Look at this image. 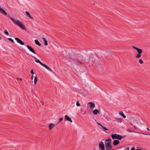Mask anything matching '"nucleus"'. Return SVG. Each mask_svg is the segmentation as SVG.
<instances>
[{
    "label": "nucleus",
    "mask_w": 150,
    "mask_h": 150,
    "mask_svg": "<svg viewBox=\"0 0 150 150\" xmlns=\"http://www.w3.org/2000/svg\"><path fill=\"white\" fill-rule=\"evenodd\" d=\"M42 39L44 41L45 44V46H47L48 45L47 41L46 40V39L44 38H42Z\"/></svg>",
    "instance_id": "obj_18"
},
{
    "label": "nucleus",
    "mask_w": 150,
    "mask_h": 150,
    "mask_svg": "<svg viewBox=\"0 0 150 150\" xmlns=\"http://www.w3.org/2000/svg\"><path fill=\"white\" fill-rule=\"evenodd\" d=\"M143 134L144 135H150V134Z\"/></svg>",
    "instance_id": "obj_37"
},
{
    "label": "nucleus",
    "mask_w": 150,
    "mask_h": 150,
    "mask_svg": "<svg viewBox=\"0 0 150 150\" xmlns=\"http://www.w3.org/2000/svg\"><path fill=\"white\" fill-rule=\"evenodd\" d=\"M32 57L35 59V61L37 63H40V64H41L42 66V65L43 63H42L41 62H40L39 60L38 59L36 58L35 57L32 56Z\"/></svg>",
    "instance_id": "obj_12"
},
{
    "label": "nucleus",
    "mask_w": 150,
    "mask_h": 150,
    "mask_svg": "<svg viewBox=\"0 0 150 150\" xmlns=\"http://www.w3.org/2000/svg\"><path fill=\"white\" fill-rule=\"evenodd\" d=\"M133 126L135 128V129H137V127H136L134 125Z\"/></svg>",
    "instance_id": "obj_40"
},
{
    "label": "nucleus",
    "mask_w": 150,
    "mask_h": 150,
    "mask_svg": "<svg viewBox=\"0 0 150 150\" xmlns=\"http://www.w3.org/2000/svg\"><path fill=\"white\" fill-rule=\"evenodd\" d=\"M132 132H133V133H139V134L140 133V132H137L134 131H132Z\"/></svg>",
    "instance_id": "obj_31"
},
{
    "label": "nucleus",
    "mask_w": 150,
    "mask_h": 150,
    "mask_svg": "<svg viewBox=\"0 0 150 150\" xmlns=\"http://www.w3.org/2000/svg\"><path fill=\"white\" fill-rule=\"evenodd\" d=\"M4 33H5L7 35H9V33L7 31V30L6 29L5 30V31H4Z\"/></svg>",
    "instance_id": "obj_25"
},
{
    "label": "nucleus",
    "mask_w": 150,
    "mask_h": 150,
    "mask_svg": "<svg viewBox=\"0 0 150 150\" xmlns=\"http://www.w3.org/2000/svg\"><path fill=\"white\" fill-rule=\"evenodd\" d=\"M136 150H141V149H137Z\"/></svg>",
    "instance_id": "obj_46"
},
{
    "label": "nucleus",
    "mask_w": 150,
    "mask_h": 150,
    "mask_svg": "<svg viewBox=\"0 0 150 150\" xmlns=\"http://www.w3.org/2000/svg\"><path fill=\"white\" fill-rule=\"evenodd\" d=\"M40 103L42 104V105H43L44 104V102H43V101H40Z\"/></svg>",
    "instance_id": "obj_32"
},
{
    "label": "nucleus",
    "mask_w": 150,
    "mask_h": 150,
    "mask_svg": "<svg viewBox=\"0 0 150 150\" xmlns=\"http://www.w3.org/2000/svg\"><path fill=\"white\" fill-rule=\"evenodd\" d=\"M81 111L82 112H84L83 114H84L86 113V111L85 109H81Z\"/></svg>",
    "instance_id": "obj_24"
},
{
    "label": "nucleus",
    "mask_w": 150,
    "mask_h": 150,
    "mask_svg": "<svg viewBox=\"0 0 150 150\" xmlns=\"http://www.w3.org/2000/svg\"><path fill=\"white\" fill-rule=\"evenodd\" d=\"M26 46L27 47V48L29 50L32 52V53H34V54H36V53L34 50L30 46L28 45H27Z\"/></svg>",
    "instance_id": "obj_7"
},
{
    "label": "nucleus",
    "mask_w": 150,
    "mask_h": 150,
    "mask_svg": "<svg viewBox=\"0 0 150 150\" xmlns=\"http://www.w3.org/2000/svg\"><path fill=\"white\" fill-rule=\"evenodd\" d=\"M97 123L98 125L100 126L103 129H104L105 130H108V129H107V128L106 127H105L102 126L100 124V123Z\"/></svg>",
    "instance_id": "obj_20"
},
{
    "label": "nucleus",
    "mask_w": 150,
    "mask_h": 150,
    "mask_svg": "<svg viewBox=\"0 0 150 150\" xmlns=\"http://www.w3.org/2000/svg\"><path fill=\"white\" fill-rule=\"evenodd\" d=\"M77 63H79V64H81V63L80 62H79V61H77Z\"/></svg>",
    "instance_id": "obj_41"
},
{
    "label": "nucleus",
    "mask_w": 150,
    "mask_h": 150,
    "mask_svg": "<svg viewBox=\"0 0 150 150\" xmlns=\"http://www.w3.org/2000/svg\"><path fill=\"white\" fill-rule=\"evenodd\" d=\"M28 17L30 18H31L33 20V17H32L30 15L29 16H28Z\"/></svg>",
    "instance_id": "obj_30"
},
{
    "label": "nucleus",
    "mask_w": 150,
    "mask_h": 150,
    "mask_svg": "<svg viewBox=\"0 0 150 150\" xmlns=\"http://www.w3.org/2000/svg\"><path fill=\"white\" fill-rule=\"evenodd\" d=\"M42 66L45 67V68H46L48 70L50 71L51 72L52 71V70L50 67H48L45 64H43Z\"/></svg>",
    "instance_id": "obj_15"
},
{
    "label": "nucleus",
    "mask_w": 150,
    "mask_h": 150,
    "mask_svg": "<svg viewBox=\"0 0 150 150\" xmlns=\"http://www.w3.org/2000/svg\"><path fill=\"white\" fill-rule=\"evenodd\" d=\"M139 62L141 64H142L144 63L142 60L141 59H140L139 60Z\"/></svg>",
    "instance_id": "obj_23"
},
{
    "label": "nucleus",
    "mask_w": 150,
    "mask_h": 150,
    "mask_svg": "<svg viewBox=\"0 0 150 150\" xmlns=\"http://www.w3.org/2000/svg\"><path fill=\"white\" fill-rule=\"evenodd\" d=\"M59 121H62L63 120V118H61L59 119ZM60 122V121H59L57 124H58Z\"/></svg>",
    "instance_id": "obj_33"
},
{
    "label": "nucleus",
    "mask_w": 150,
    "mask_h": 150,
    "mask_svg": "<svg viewBox=\"0 0 150 150\" xmlns=\"http://www.w3.org/2000/svg\"><path fill=\"white\" fill-rule=\"evenodd\" d=\"M111 139H108L106 140V142L105 143L106 148L108 150H110L111 148Z\"/></svg>",
    "instance_id": "obj_3"
},
{
    "label": "nucleus",
    "mask_w": 150,
    "mask_h": 150,
    "mask_svg": "<svg viewBox=\"0 0 150 150\" xmlns=\"http://www.w3.org/2000/svg\"><path fill=\"white\" fill-rule=\"evenodd\" d=\"M115 121L118 123H121L122 122V119L121 118H118L116 117L115 118Z\"/></svg>",
    "instance_id": "obj_10"
},
{
    "label": "nucleus",
    "mask_w": 150,
    "mask_h": 150,
    "mask_svg": "<svg viewBox=\"0 0 150 150\" xmlns=\"http://www.w3.org/2000/svg\"><path fill=\"white\" fill-rule=\"evenodd\" d=\"M33 78H34V76H31V80H33Z\"/></svg>",
    "instance_id": "obj_35"
},
{
    "label": "nucleus",
    "mask_w": 150,
    "mask_h": 150,
    "mask_svg": "<svg viewBox=\"0 0 150 150\" xmlns=\"http://www.w3.org/2000/svg\"><path fill=\"white\" fill-rule=\"evenodd\" d=\"M19 79L20 80L22 81V78H21L20 79Z\"/></svg>",
    "instance_id": "obj_45"
},
{
    "label": "nucleus",
    "mask_w": 150,
    "mask_h": 150,
    "mask_svg": "<svg viewBox=\"0 0 150 150\" xmlns=\"http://www.w3.org/2000/svg\"><path fill=\"white\" fill-rule=\"evenodd\" d=\"M146 129H147V130H149V131H150V129H149L148 128H147H147H146Z\"/></svg>",
    "instance_id": "obj_43"
},
{
    "label": "nucleus",
    "mask_w": 150,
    "mask_h": 150,
    "mask_svg": "<svg viewBox=\"0 0 150 150\" xmlns=\"http://www.w3.org/2000/svg\"><path fill=\"white\" fill-rule=\"evenodd\" d=\"M38 81V79H37V76H35V77L34 78V82L35 84H36L37 83V82Z\"/></svg>",
    "instance_id": "obj_22"
},
{
    "label": "nucleus",
    "mask_w": 150,
    "mask_h": 150,
    "mask_svg": "<svg viewBox=\"0 0 150 150\" xmlns=\"http://www.w3.org/2000/svg\"><path fill=\"white\" fill-rule=\"evenodd\" d=\"M8 39L10 41H11L12 42L14 43V42L13 41V39H12L11 38H8Z\"/></svg>",
    "instance_id": "obj_27"
},
{
    "label": "nucleus",
    "mask_w": 150,
    "mask_h": 150,
    "mask_svg": "<svg viewBox=\"0 0 150 150\" xmlns=\"http://www.w3.org/2000/svg\"><path fill=\"white\" fill-rule=\"evenodd\" d=\"M125 137V136H122L117 134H113V140L117 139L120 140Z\"/></svg>",
    "instance_id": "obj_4"
},
{
    "label": "nucleus",
    "mask_w": 150,
    "mask_h": 150,
    "mask_svg": "<svg viewBox=\"0 0 150 150\" xmlns=\"http://www.w3.org/2000/svg\"><path fill=\"white\" fill-rule=\"evenodd\" d=\"M93 58V56H91L90 57V59H91L92 61H93V60L92 59V58Z\"/></svg>",
    "instance_id": "obj_34"
},
{
    "label": "nucleus",
    "mask_w": 150,
    "mask_h": 150,
    "mask_svg": "<svg viewBox=\"0 0 150 150\" xmlns=\"http://www.w3.org/2000/svg\"><path fill=\"white\" fill-rule=\"evenodd\" d=\"M30 73L32 75H33L34 74V73L33 72V69H31V70L30 71Z\"/></svg>",
    "instance_id": "obj_29"
},
{
    "label": "nucleus",
    "mask_w": 150,
    "mask_h": 150,
    "mask_svg": "<svg viewBox=\"0 0 150 150\" xmlns=\"http://www.w3.org/2000/svg\"><path fill=\"white\" fill-rule=\"evenodd\" d=\"M99 147V148L101 150H105V145L102 142H101L98 144Z\"/></svg>",
    "instance_id": "obj_5"
},
{
    "label": "nucleus",
    "mask_w": 150,
    "mask_h": 150,
    "mask_svg": "<svg viewBox=\"0 0 150 150\" xmlns=\"http://www.w3.org/2000/svg\"><path fill=\"white\" fill-rule=\"evenodd\" d=\"M65 121H68L71 122H72V121L71 118L69 117L67 115H66L64 117Z\"/></svg>",
    "instance_id": "obj_8"
},
{
    "label": "nucleus",
    "mask_w": 150,
    "mask_h": 150,
    "mask_svg": "<svg viewBox=\"0 0 150 150\" xmlns=\"http://www.w3.org/2000/svg\"><path fill=\"white\" fill-rule=\"evenodd\" d=\"M119 114L122 116L124 118L126 117V116L124 114L123 112L122 111H120L119 112Z\"/></svg>",
    "instance_id": "obj_17"
},
{
    "label": "nucleus",
    "mask_w": 150,
    "mask_h": 150,
    "mask_svg": "<svg viewBox=\"0 0 150 150\" xmlns=\"http://www.w3.org/2000/svg\"><path fill=\"white\" fill-rule=\"evenodd\" d=\"M130 124L131 125H132V124H131V123H130Z\"/></svg>",
    "instance_id": "obj_48"
},
{
    "label": "nucleus",
    "mask_w": 150,
    "mask_h": 150,
    "mask_svg": "<svg viewBox=\"0 0 150 150\" xmlns=\"http://www.w3.org/2000/svg\"><path fill=\"white\" fill-rule=\"evenodd\" d=\"M15 39L17 41V42L20 43L21 45H24V42L22 41L17 38H16Z\"/></svg>",
    "instance_id": "obj_6"
},
{
    "label": "nucleus",
    "mask_w": 150,
    "mask_h": 150,
    "mask_svg": "<svg viewBox=\"0 0 150 150\" xmlns=\"http://www.w3.org/2000/svg\"><path fill=\"white\" fill-rule=\"evenodd\" d=\"M25 13L28 16L30 15L29 13L27 11H25Z\"/></svg>",
    "instance_id": "obj_28"
},
{
    "label": "nucleus",
    "mask_w": 150,
    "mask_h": 150,
    "mask_svg": "<svg viewBox=\"0 0 150 150\" xmlns=\"http://www.w3.org/2000/svg\"><path fill=\"white\" fill-rule=\"evenodd\" d=\"M90 105V108L91 109H93L95 107L94 103H93L92 102H89L88 103V105Z\"/></svg>",
    "instance_id": "obj_9"
},
{
    "label": "nucleus",
    "mask_w": 150,
    "mask_h": 150,
    "mask_svg": "<svg viewBox=\"0 0 150 150\" xmlns=\"http://www.w3.org/2000/svg\"><path fill=\"white\" fill-rule=\"evenodd\" d=\"M111 138L112 139V134H111Z\"/></svg>",
    "instance_id": "obj_44"
},
{
    "label": "nucleus",
    "mask_w": 150,
    "mask_h": 150,
    "mask_svg": "<svg viewBox=\"0 0 150 150\" xmlns=\"http://www.w3.org/2000/svg\"><path fill=\"white\" fill-rule=\"evenodd\" d=\"M0 39H1V37H0Z\"/></svg>",
    "instance_id": "obj_47"
},
{
    "label": "nucleus",
    "mask_w": 150,
    "mask_h": 150,
    "mask_svg": "<svg viewBox=\"0 0 150 150\" xmlns=\"http://www.w3.org/2000/svg\"><path fill=\"white\" fill-rule=\"evenodd\" d=\"M93 113L94 115H97L99 113L100 111L97 109H95L93 111Z\"/></svg>",
    "instance_id": "obj_16"
},
{
    "label": "nucleus",
    "mask_w": 150,
    "mask_h": 150,
    "mask_svg": "<svg viewBox=\"0 0 150 150\" xmlns=\"http://www.w3.org/2000/svg\"><path fill=\"white\" fill-rule=\"evenodd\" d=\"M143 134L144 135H150V134Z\"/></svg>",
    "instance_id": "obj_38"
},
{
    "label": "nucleus",
    "mask_w": 150,
    "mask_h": 150,
    "mask_svg": "<svg viewBox=\"0 0 150 150\" xmlns=\"http://www.w3.org/2000/svg\"><path fill=\"white\" fill-rule=\"evenodd\" d=\"M135 148L134 147L132 148H131V150H134Z\"/></svg>",
    "instance_id": "obj_39"
},
{
    "label": "nucleus",
    "mask_w": 150,
    "mask_h": 150,
    "mask_svg": "<svg viewBox=\"0 0 150 150\" xmlns=\"http://www.w3.org/2000/svg\"><path fill=\"white\" fill-rule=\"evenodd\" d=\"M127 131L128 132H132V131L131 130H130V129H128V130H127Z\"/></svg>",
    "instance_id": "obj_36"
},
{
    "label": "nucleus",
    "mask_w": 150,
    "mask_h": 150,
    "mask_svg": "<svg viewBox=\"0 0 150 150\" xmlns=\"http://www.w3.org/2000/svg\"><path fill=\"white\" fill-rule=\"evenodd\" d=\"M9 18L16 25L21 28L24 30L26 29V28L24 24L19 20L9 17Z\"/></svg>",
    "instance_id": "obj_1"
},
{
    "label": "nucleus",
    "mask_w": 150,
    "mask_h": 150,
    "mask_svg": "<svg viewBox=\"0 0 150 150\" xmlns=\"http://www.w3.org/2000/svg\"><path fill=\"white\" fill-rule=\"evenodd\" d=\"M129 150V147H127L126 148V150Z\"/></svg>",
    "instance_id": "obj_42"
},
{
    "label": "nucleus",
    "mask_w": 150,
    "mask_h": 150,
    "mask_svg": "<svg viewBox=\"0 0 150 150\" xmlns=\"http://www.w3.org/2000/svg\"><path fill=\"white\" fill-rule=\"evenodd\" d=\"M55 125L52 123H50L49 124V128L50 130H51L55 126Z\"/></svg>",
    "instance_id": "obj_14"
},
{
    "label": "nucleus",
    "mask_w": 150,
    "mask_h": 150,
    "mask_svg": "<svg viewBox=\"0 0 150 150\" xmlns=\"http://www.w3.org/2000/svg\"><path fill=\"white\" fill-rule=\"evenodd\" d=\"M139 119H136L134 120L133 121V123L134 124H137L138 123V120Z\"/></svg>",
    "instance_id": "obj_21"
},
{
    "label": "nucleus",
    "mask_w": 150,
    "mask_h": 150,
    "mask_svg": "<svg viewBox=\"0 0 150 150\" xmlns=\"http://www.w3.org/2000/svg\"><path fill=\"white\" fill-rule=\"evenodd\" d=\"M132 47L134 50H137V53L135 57L136 58H139L142 56V49L137 47L134 46H132Z\"/></svg>",
    "instance_id": "obj_2"
},
{
    "label": "nucleus",
    "mask_w": 150,
    "mask_h": 150,
    "mask_svg": "<svg viewBox=\"0 0 150 150\" xmlns=\"http://www.w3.org/2000/svg\"><path fill=\"white\" fill-rule=\"evenodd\" d=\"M76 105L77 106H80V104L79 103V101H77L76 103Z\"/></svg>",
    "instance_id": "obj_26"
},
{
    "label": "nucleus",
    "mask_w": 150,
    "mask_h": 150,
    "mask_svg": "<svg viewBox=\"0 0 150 150\" xmlns=\"http://www.w3.org/2000/svg\"><path fill=\"white\" fill-rule=\"evenodd\" d=\"M120 143V142L117 140H115L113 141V145L116 146L118 145Z\"/></svg>",
    "instance_id": "obj_11"
},
{
    "label": "nucleus",
    "mask_w": 150,
    "mask_h": 150,
    "mask_svg": "<svg viewBox=\"0 0 150 150\" xmlns=\"http://www.w3.org/2000/svg\"><path fill=\"white\" fill-rule=\"evenodd\" d=\"M35 43L38 45H39V46H41V44L40 43V42H39V41L37 40H35Z\"/></svg>",
    "instance_id": "obj_19"
},
{
    "label": "nucleus",
    "mask_w": 150,
    "mask_h": 150,
    "mask_svg": "<svg viewBox=\"0 0 150 150\" xmlns=\"http://www.w3.org/2000/svg\"><path fill=\"white\" fill-rule=\"evenodd\" d=\"M0 12L3 13L5 15H7V13L5 11L0 7Z\"/></svg>",
    "instance_id": "obj_13"
}]
</instances>
